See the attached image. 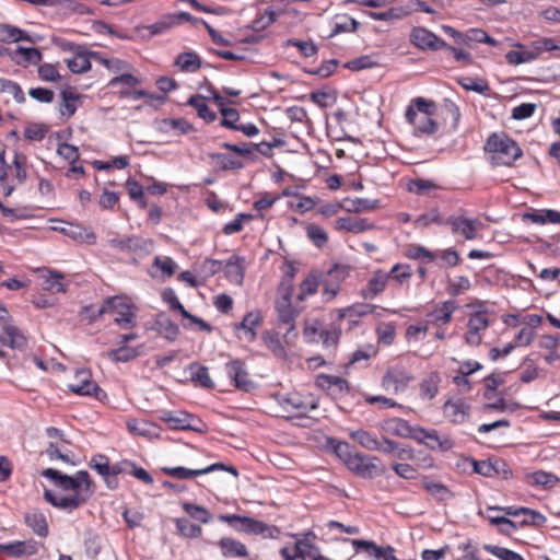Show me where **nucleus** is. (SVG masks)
I'll use <instances>...</instances> for the list:
<instances>
[{
    "mask_svg": "<svg viewBox=\"0 0 560 560\" xmlns=\"http://www.w3.org/2000/svg\"><path fill=\"white\" fill-rule=\"evenodd\" d=\"M42 476L49 479L66 494L56 493L51 490H45L44 498L52 506L60 510L72 512L84 503L93 494V481L85 470H79L74 476L62 474L54 468H46Z\"/></svg>",
    "mask_w": 560,
    "mask_h": 560,
    "instance_id": "1",
    "label": "nucleus"
},
{
    "mask_svg": "<svg viewBox=\"0 0 560 560\" xmlns=\"http://www.w3.org/2000/svg\"><path fill=\"white\" fill-rule=\"evenodd\" d=\"M334 453L343 462L349 470L364 479H372L385 474L386 468L376 456H370L351 448L347 442H337Z\"/></svg>",
    "mask_w": 560,
    "mask_h": 560,
    "instance_id": "2",
    "label": "nucleus"
},
{
    "mask_svg": "<svg viewBox=\"0 0 560 560\" xmlns=\"http://www.w3.org/2000/svg\"><path fill=\"white\" fill-rule=\"evenodd\" d=\"M483 150L489 154V162L493 166L510 167L523 155L517 142L505 132H492L487 138Z\"/></svg>",
    "mask_w": 560,
    "mask_h": 560,
    "instance_id": "3",
    "label": "nucleus"
},
{
    "mask_svg": "<svg viewBox=\"0 0 560 560\" xmlns=\"http://www.w3.org/2000/svg\"><path fill=\"white\" fill-rule=\"evenodd\" d=\"M116 313L115 324L122 328H132L136 326V313L132 305L124 296H112L104 300L100 307V314Z\"/></svg>",
    "mask_w": 560,
    "mask_h": 560,
    "instance_id": "4",
    "label": "nucleus"
},
{
    "mask_svg": "<svg viewBox=\"0 0 560 560\" xmlns=\"http://www.w3.org/2000/svg\"><path fill=\"white\" fill-rule=\"evenodd\" d=\"M412 381L413 375L404 365L395 364L386 370L382 378V387L387 393L397 395L405 392Z\"/></svg>",
    "mask_w": 560,
    "mask_h": 560,
    "instance_id": "5",
    "label": "nucleus"
},
{
    "mask_svg": "<svg viewBox=\"0 0 560 560\" xmlns=\"http://www.w3.org/2000/svg\"><path fill=\"white\" fill-rule=\"evenodd\" d=\"M410 43L421 49L436 51L448 48V44L433 32L422 26H415L409 34Z\"/></svg>",
    "mask_w": 560,
    "mask_h": 560,
    "instance_id": "6",
    "label": "nucleus"
},
{
    "mask_svg": "<svg viewBox=\"0 0 560 560\" xmlns=\"http://www.w3.org/2000/svg\"><path fill=\"white\" fill-rule=\"evenodd\" d=\"M225 372L235 388L249 393L256 387L255 383L249 378L246 365L242 360L235 359L228 362L225 364Z\"/></svg>",
    "mask_w": 560,
    "mask_h": 560,
    "instance_id": "7",
    "label": "nucleus"
},
{
    "mask_svg": "<svg viewBox=\"0 0 560 560\" xmlns=\"http://www.w3.org/2000/svg\"><path fill=\"white\" fill-rule=\"evenodd\" d=\"M69 389L78 395L94 396L102 399L106 396L104 390L91 380L90 372L81 370L75 373L74 382L69 384Z\"/></svg>",
    "mask_w": 560,
    "mask_h": 560,
    "instance_id": "8",
    "label": "nucleus"
},
{
    "mask_svg": "<svg viewBox=\"0 0 560 560\" xmlns=\"http://www.w3.org/2000/svg\"><path fill=\"white\" fill-rule=\"evenodd\" d=\"M347 276V267L335 265L327 271L324 278L320 277L323 298L326 302L331 301L340 290V283Z\"/></svg>",
    "mask_w": 560,
    "mask_h": 560,
    "instance_id": "9",
    "label": "nucleus"
},
{
    "mask_svg": "<svg viewBox=\"0 0 560 560\" xmlns=\"http://www.w3.org/2000/svg\"><path fill=\"white\" fill-rule=\"evenodd\" d=\"M415 440L425 444L432 451H450L454 446L453 440L448 435H441L436 430H425L417 428Z\"/></svg>",
    "mask_w": 560,
    "mask_h": 560,
    "instance_id": "10",
    "label": "nucleus"
},
{
    "mask_svg": "<svg viewBox=\"0 0 560 560\" xmlns=\"http://www.w3.org/2000/svg\"><path fill=\"white\" fill-rule=\"evenodd\" d=\"M315 384L318 388L326 390L334 399L342 398L350 392L348 381L340 376L319 374Z\"/></svg>",
    "mask_w": 560,
    "mask_h": 560,
    "instance_id": "11",
    "label": "nucleus"
},
{
    "mask_svg": "<svg viewBox=\"0 0 560 560\" xmlns=\"http://www.w3.org/2000/svg\"><path fill=\"white\" fill-rule=\"evenodd\" d=\"M433 116L419 114L413 106H408L405 113L406 120L413 126L416 135H433L438 131L439 125Z\"/></svg>",
    "mask_w": 560,
    "mask_h": 560,
    "instance_id": "12",
    "label": "nucleus"
},
{
    "mask_svg": "<svg viewBox=\"0 0 560 560\" xmlns=\"http://www.w3.org/2000/svg\"><path fill=\"white\" fill-rule=\"evenodd\" d=\"M162 300L170 305V308L173 311L179 312L183 318H186L190 322V325H198L200 330L211 332L212 327L210 324L205 322L203 319L190 314L185 310L183 304L179 302L176 293L172 289H166L162 293Z\"/></svg>",
    "mask_w": 560,
    "mask_h": 560,
    "instance_id": "13",
    "label": "nucleus"
},
{
    "mask_svg": "<svg viewBox=\"0 0 560 560\" xmlns=\"http://www.w3.org/2000/svg\"><path fill=\"white\" fill-rule=\"evenodd\" d=\"M445 224L451 226L453 234H460L465 240H475L480 222L464 215H451L445 219Z\"/></svg>",
    "mask_w": 560,
    "mask_h": 560,
    "instance_id": "14",
    "label": "nucleus"
},
{
    "mask_svg": "<svg viewBox=\"0 0 560 560\" xmlns=\"http://www.w3.org/2000/svg\"><path fill=\"white\" fill-rule=\"evenodd\" d=\"M471 407L462 398L448 399L443 405V413L454 424H462L469 419Z\"/></svg>",
    "mask_w": 560,
    "mask_h": 560,
    "instance_id": "15",
    "label": "nucleus"
},
{
    "mask_svg": "<svg viewBox=\"0 0 560 560\" xmlns=\"http://www.w3.org/2000/svg\"><path fill=\"white\" fill-rule=\"evenodd\" d=\"M276 310L278 312L279 322L288 326L285 337L294 330V320L299 312L291 304V291L289 290L276 302Z\"/></svg>",
    "mask_w": 560,
    "mask_h": 560,
    "instance_id": "16",
    "label": "nucleus"
},
{
    "mask_svg": "<svg viewBox=\"0 0 560 560\" xmlns=\"http://www.w3.org/2000/svg\"><path fill=\"white\" fill-rule=\"evenodd\" d=\"M54 230L61 232L66 236L79 243L93 245L96 242L95 233L80 224L63 223L62 226H55Z\"/></svg>",
    "mask_w": 560,
    "mask_h": 560,
    "instance_id": "17",
    "label": "nucleus"
},
{
    "mask_svg": "<svg viewBox=\"0 0 560 560\" xmlns=\"http://www.w3.org/2000/svg\"><path fill=\"white\" fill-rule=\"evenodd\" d=\"M0 342L11 349L23 350L27 346V339L22 331L11 323H4L0 331Z\"/></svg>",
    "mask_w": 560,
    "mask_h": 560,
    "instance_id": "18",
    "label": "nucleus"
},
{
    "mask_svg": "<svg viewBox=\"0 0 560 560\" xmlns=\"http://www.w3.org/2000/svg\"><path fill=\"white\" fill-rule=\"evenodd\" d=\"M161 420L172 430H192L201 432L202 429L195 423V419L186 412H165Z\"/></svg>",
    "mask_w": 560,
    "mask_h": 560,
    "instance_id": "19",
    "label": "nucleus"
},
{
    "mask_svg": "<svg viewBox=\"0 0 560 560\" xmlns=\"http://www.w3.org/2000/svg\"><path fill=\"white\" fill-rule=\"evenodd\" d=\"M63 49L74 51V57L67 59V66L73 73H84L91 69L90 57L86 52L79 50V47L72 43L66 42L62 45Z\"/></svg>",
    "mask_w": 560,
    "mask_h": 560,
    "instance_id": "20",
    "label": "nucleus"
},
{
    "mask_svg": "<svg viewBox=\"0 0 560 560\" xmlns=\"http://www.w3.org/2000/svg\"><path fill=\"white\" fill-rule=\"evenodd\" d=\"M262 323V315L259 311H254L247 313L241 323L235 324L234 329L235 330H243L245 340L248 342H253L257 337L256 329L261 325Z\"/></svg>",
    "mask_w": 560,
    "mask_h": 560,
    "instance_id": "21",
    "label": "nucleus"
},
{
    "mask_svg": "<svg viewBox=\"0 0 560 560\" xmlns=\"http://www.w3.org/2000/svg\"><path fill=\"white\" fill-rule=\"evenodd\" d=\"M38 545L35 540L13 541L10 544H0V552H5L11 557L33 556L37 553Z\"/></svg>",
    "mask_w": 560,
    "mask_h": 560,
    "instance_id": "22",
    "label": "nucleus"
},
{
    "mask_svg": "<svg viewBox=\"0 0 560 560\" xmlns=\"http://www.w3.org/2000/svg\"><path fill=\"white\" fill-rule=\"evenodd\" d=\"M145 241L138 236L112 237L107 240V245L120 253H137L144 248Z\"/></svg>",
    "mask_w": 560,
    "mask_h": 560,
    "instance_id": "23",
    "label": "nucleus"
},
{
    "mask_svg": "<svg viewBox=\"0 0 560 560\" xmlns=\"http://www.w3.org/2000/svg\"><path fill=\"white\" fill-rule=\"evenodd\" d=\"M374 225L366 219L354 217H341L336 220L335 229L338 231L351 232L354 234L372 230Z\"/></svg>",
    "mask_w": 560,
    "mask_h": 560,
    "instance_id": "24",
    "label": "nucleus"
},
{
    "mask_svg": "<svg viewBox=\"0 0 560 560\" xmlns=\"http://www.w3.org/2000/svg\"><path fill=\"white\" fill-rule=\"evenodd\" d=\"M421 485L422 488L438 502H447L455 497L447 486L442 482L434 481L428 476L422 477Z\"/></svg>",
    "mask_w": 560,
    "mask_h": 560,
    "instance_id": "25",
    "label": "nucleus"
},
{
    "mask_svg": "<svg viewBox=\"0 0 560 560\" xmlns=\"http://www.w3.org/2000/svg\"><path fill=\"white\" fill-rule=\"evenodd\" d=\"M90 467L101 475L109 489L118 487L117 478H109L110 463L106 455L96 454L90 460Z\"/></svg>",
    "mask_w": 560,
    "mask_h": 560,
    "instance_id": "26",
    "label": "nucleus"
},
{
    "mask_svg": "<svg viewBox=\"0 0 560 560\" xmlns=\"http://www.w3.org/2000/svg\"><path fill=\"white\" fill-rule=\"evenodd\" d=\"M25 524L33 530L37 536L45 538L48 536V523L44 513L38 510L27 511L24 515Z\"/></svg>",
    "mask_w": 560,
    "mask_h": 560,
    "instance_id": "27",
    "label": "nucleus"
},
{
    "mask_svg": "<svg viewBox=\"0 0 560 560\" xmlns=\"http://www.w3.org/2000/svg\"><path fill=\"white\" fill-rule=\"evenodd\" d=\"M458 308L456 301L447 300L440 303L432 312L428 314V317L438 325H446L452 320L453 313Z\"/></svg>",
    "mask_w": 560,
    "mask_h": 560,
    "instance_id": "28",
    "label": "nucleus"
},
{
    "mask_svg": "<svg viewBox=\"0 0 560 560\" xmlns=\"http://www.w3.org/2000/svg\"><path fill=\"white\" fill-rule=\"evenodd\" d=\"M190 381L201 388L212 389L214 383L210 377L209 369L198 362H192L188 365Z\"/></svg>",
    "mask_w": 560,
    "mask_h": 560,
    "instance_id": "29",
    "label": "nucleus"
},
{
    "mask_svg": "<svg viewBox=\"0 0 560 560\" xmlns=\"http://www.w3.org/2000/svg\"><path fill=\"white\" fill-rule=\"evenodd\" d=\"M225 277L235 284H242L244 280L245 267L244 258L232 256L224 265Z\"/></svg>",
    "mask_w": 560,
    "mask_h": 560,
    "instance_id": "30",
    "label": "nucleus"
},
{
    "mask_svg": "<svg viewBox=\"0 0 560 560\" xmlns=\"http://www.w3.org/2000/svg\"><path fill=\"white\" fill-rule=\"evenodd\" d=\"M218 545L225 558H244L248 556L246 546L238 540L224 537L220 539Z\"/></svg>",
    "mask_w": 560,
    "mask_h": 560,
    "instance_id": "31",
    "label": "nucleus"
},
{
    "mask_svg": "<svg viewBox=\"0 0 560 560\" xmlns=\"http://www.w3.org/2000/svg\"><path fill=\"white\" fill-rule=\"evenodd\" d=\"M211 468L212 467L189 469L186 467L177 466V467H162L161 470L163 474H165L170 477L180 479V480H186V479H192L195 477L209 474Z\"/></svg>",
    "mask_w": 560,
    "mask_h": 560,
    "instance_id": "32",
    "label": "nucleus"
},
{
    "mask_svg": "<svg viewBox=\"0 0 560 560\" xmlns=\"http://www.w3.org/2000/svg\"><path fill=\"white\" fill-rule=\"evenodd\" d=\"M389 278L388 273H384L383 271H376L373 277L369 280L366 289L362 291L363 296L365 299H373L384 291L387 280Z\"/></svg>",
    "mask_w": 560,
    "mask_h": 560,
    "instance_id": "33",
    "label": "nucleus"
},
{
    "mask_svg": "<svg viewBox=\"0 0 560 560\" xmlns=\"http://www.w3.org/2000/svg\"><path fill=\"white\" fill-rule=\"evenodd\" d=\"M533 51L538 59L544 52L560 57V42L551 37H542L532 43Z\"/></svg>",
    "mask_w": 560,
    "mask_h": 560,
    "instance_id": "34",
    "label": "nucleus"
},
{
    "mask_svg": "<svg viewBox=\"0 0 560 560\" xmlns=\"http://www.w3.org/2000/svg\"><path fill=\"white\" fill-rule=\"evenodd\" d=\"M61 103L59 106V112L61 117L69 119L75 114L77 103L81 98V96L70 90H63L60 94Z\"/></svg>",
    "mask_w": 560,
    "mask_h": 560,
    "instance_id": "35",
    "label": "nucleus"
},
{
    "mask_svg": "<svg viewBox=\"0 0 560 560\" xmlns=\"http://www.w3.org/2000/svg\"><path fill=\"white\" fill-rule=\"evenodd\" d=\"M474 472L485 476V477H493L501 472V467H505V463L502 460H495L492 463L491 460H476L471 459Z\"/></svg>",
    "mask_w": 560,
    "mask_h": 560,
    "instance_id": "36",
    "label": "nucleus"
},
{
    "mask_svg": "<svg viewBox=\"0 0 560 560\" xmlns=\"http://www.w3.org/2000/svg\"><path fill=\"white\" fill-rule=\"evenodd\" d=\"M175 65L184 72H196L201 68V58L194 51H185L176 57Z\"/></svg>",
    "mask_w": 560,
    "mask_h": 560,
    "instance_id": "37",
    "label": "nucleus"
},
{
    "mask_svg": "<svg viewBox=\"0 0 560 560\" xmlns=\"http://www.w3.org/2000/svg\"><path fill=\"white\" fill-rule=\"evenodd\" d=\"M320 284V273L310 272L300 284V292L296 296L299 301H304L307 296L314 295Z\"/></svg>",
    "mask_w": 560,
    "mask_h": 560,
    "instance_id": "38",
    "label": "nucleus"
},
{
    "mask_svg": "<svg viewBox=\"0 0 560 560\" xmlns=\"http://www.w3.org/2000/svg\"><path fill=\"white\" fill-rule=\"evenodd\" d=\"M126 424L128 431L135 435L151 438L158 434V427L145 420L129 419Z\"/></svg>",
    "mask_w": 560,
    "mask_h": 560,
    "instance_id": "39",
    "label": "nucleus"
},
{
    "mask_svg": "<svg viewBox=\"0 0 560 560\" xmlns=\"http://www.w3.org/2000/svg\"><path fill=\"white\" fill-rule=\"evenodd\" d=\"M187 105L194 107L197 110L198 116L206 122H212L217 118L215 113L205 103V97L202 95H191L187 101Z\"/></svg>",
    "mask_w": 560,
    "mask_h": 560,
    "instance_id": "40",
    "label": "nucleus"
},
{
    "mask_svg": "<svg viewBox=\"0 0 560 560\" xmlns=\"http://www.w3.org/2000/svg\"><path fill=\"white\" fill-rule=\"evenodd\" d=\"M405 257L422 262H432L438 258V254L433 253L421 245L410 244L404 250Z\"/></svg>",
    "mask_w": 560,
    "mask_h": 560,
    "instance_id": "41",
    "label": "nucleus"
},
{
    "mask_svg": "<svg viewBox=\"0 0 560 560\" xmlns=\"http://www.w3.org/2000/svg\"><path fill=\"white\" fill-rule=\"evenodd\" d=\"M42 52L37 48L19 47L13 52L12 58L19 65H36L42 60Z\"/></svg>",
    "mask_w": 560,
    "mask_h": 560,
    "instance_id": "42",
    "label": "nucleus"
},
{
    "mask_svg": "<svg viewBox=\"0 0 560 560\" xmlns=\"http://www.w3.org/2000/svg\"><path fill=\"white\" fill-rule=\"evenodd\" d=\"M440 382H441V378L436 372L430 373L420 383V396L423 399H428V400L433 399L439 392Z\"/></svg>",
    "mask_w": 560,
    "mask_h": 560,
    "instance_id": "43",
    "label": "nucleus"
},
{
    "mask_svg": "<svg viewBox=\"0 0 560 560\" xmlns=\"http://www.w3.org/2000/svg\"><path fill=\"white\" fill-rule=\"evenodd\" d=\"M103 355L113 362H129L139 355V351L132 347L121 346L103 353Z\"/></svg>",
    "mask_w": 560,
    "mask_h": 560,
    "instance_id": "44",
    "label": "nucleus"
},
{
    "mask_svg": "<svg viewBox=\"0 0 560 560\" xmlns=\"http://www.w3.org/2000/svg\"><path fill=\"white\" fill-rule=\"evenodd\" d=\"M527 481L533 486L549 489L559 482V478L551 472L537 470L527 476Z\"/></svg>",
    "mask_w": 560,
    "mask_h": 560,
    "instance_id": "45",
    "label": "nucleus"
},
{
    "mask_svg": "<svg viewBox=\"0 0 560 560\" xmlns=\"http://www.w3.org/2000/svg\"><path fill=\"white\" fill-rule=\"evenodd\" d=\"M264 345L278 358H285V349L278 336V334L266 330L261 334Z\"/></svg>",
    "mask_w": 560,
    "mask_h": 560,
    "instance_id": "46",
    "label": "nucleus"
},
{
    "mask_svg": "<svg viewBox=\"0 0 560 560\" xmlns=\"http://www.w3.org/2000/svg\"><path fill=\"white\" fill-rule=\"evenodd\" d=\"M220 518L226 522L231 526H234L237 530L250 534L255 524V518L248 516H241L236 514L221 515Z\"/></svg>",
    "mask_w": 560,
    "mask_h": 560,
    "instance_id": "47",
    "label": "nucleus"
},
{
    "mask_svg": "<svg viewBox=\"0 0 560 560\" xmlns=\"http://www.w3.org/2000/svg\"><path fill=\"white\" fill-rule=\"evenodd\" d=\"M464 45L470 46L472 43H485L490 46H497L498 42L481 28H469L464 33Z\"/></svg>",
    "mask_w": 560,
    "mask_h": 560,
    "instance_id": "48",
    "label": "nucleus"
},
{
    "mask_svg": "<svg viewBox=\"0 0 560 560\" xmlns=\"http://www.w3.org/2000/svg\"><path fill=\"white\" fill-rule=\"evenodd\" d=\"M350 438L357 441L362 447L369 451H376L381 448L380 441L376 436L364 430H357L350 432Z\"/></svg>",
    "mask_w": 560,
    "mask_h": 560,
    "instance_id": "49",
    "label": "nucleus"
},
{
    "mask_svg": "<svg viewBox=\"0 0 560 560\" xmlns=\"http://www.w3.org/2000/svg\"><path fill=\"white\" fill-rule=\"evenodd\" d=\"M357 553L363 552L372 560H378L380 547L372 540L350 539L349 540Z\"/></svg>",
    "mask_w": 560,
    "mask_h": 560,
    "instance_id": "50",
    "label": "nucleus"
},
{
    "mask_svg": "<svg viewBox=\"0 0 560 560\" xmlns=\"http://www.w3.org/2000/svg\"><path fill=\"white\" fill-rule=\"evenodd\" d=\"M0 40L1 42H19V40H27L33 42L28 34L24 31L11 26L8 24H0Z\"/></svg>",
    "mask_w": 560,
    "mask_h": 560,
    "instance_id": "51",
    "label": "nucleus"
},
{
    "mask_svg": "<svg viewBox=\"0 0 560 560\" xmlns=\"http://www.w3.org/2000/svg\"><path fill=\"white\" fill-rule=\"evenodd\" d=\"M294 537L296 538V541L292 548L295 549V551H300L301 553L307 556L311 550L316 549V546L314 545L316 535L314 532L308 530L303 534H296Z\"/></svg>",
    "mask_w": 560,
    "mask_h": 560,
    "instance_id": "52",
    "label": "nucleus"
},
{
    "mask_svg": "<svg viewBox=\"0 0 560 560\" xmlns=\"http://www.w3.org/2000/svg\"><path fill=\"white\" fill-rule=\"evenodd\" d=\"M471 288L468 277L459 276L447 280L446 291L452 296L460 295Z\"/></svg>",
    "mask_w": 560,
    "mask_h": 560,
    "instance_id": "53",
    "label": "nucleus"
},
{
    "mask_svg": "<svg viewBox=\"0 0 560 560\" xmlns=\"http://www.w3.org/2000/svg\"><path fill=\"white\" fill-rule=\"evenodd\" d=\"M505 59L510 65H522L534 61L537 58L530 46L528 49L510 50L505 55Z\"/></svg>",
    "mask_w": 560,
    "mask_h": 560,
    "instance_id": "54",
    "label": "nucleus"
},
{
    "mask_svg": "<svg viewBox=\"0 0 560 560\" xmlns=\"http://www.w3.org/2000/svg\"><path fill=\"white\" fill-rule=\"evenodd\" d=\"M210 158L215 165L223 171L240 170L243 167V163L240 160L224 153H212Z\"/></svg>",
    "mask_w": 560,
    "mask_h": 560,
    "instance_id": "55",
    "label": "nucleus"
},
{
    "mask_svg": "<svg viewBox=\"0 0 560 560\" xmlns=\"http://www.w3.org/2000/svg\"><path fill=\"white\" fill-rule=\"evenodd\" d=\"M306 236L317 248H323L328 242L326 231L316 224H308L306 226Z\"/></svg>",
    "mask_w": 560,
    "mask_h": 560,
    "instance_id": "56",
    "label": "nucleus"
},
{
    "mask_svg": "<svg viewBox=\"0 0 560 560\" xmlns=\"http://www.w3.org/2000/svg\"><path fill=\"white\" fill-rule=\"evenodd\" d=\"M175 523L178 533L186 538H198L202 534V528L199 525L192 524L186 518H177Z\"/></svg>",
    "mask_w": 560,
    "mask_h": 560,
    "instance_id": "57",
    "label": "nucleus"
},
{
    "mask_svg": "<svg viewBox=\"0 0 560 560\" xmlns=\"http://www.w3.org/2000/svg\"><path fill=\"white\" fill-rule=\"evenodd\" d=\"M183 509L191 518L199 521L203 524L209 523L211 520L210 512L203 506L189 502H184Z\"/></svg>",
    "mask_w": 560,
    "mask_h": 560,
    "instance_id": "58",
    "label": "nucleus"
},
{
    "mask_svg": "<svg viewBox=\"0 0 560 560\" xmlns=\"http://www.w3.org/2000/svg\"><path fill=\"white\" fill-rule=\"evenodd\" d=\"M417 428L418 427L412 428L406 420L395 419L392 421L390 432L400 438L415 440V435H417Z\"/></svg>",
    "mask_w": 560,
    "mask_h": 560,
    "instance_id": "59",
    "label": "nucleus"
},
{
    "mask_svg": "<svg viewBox=\"0 0 560 560\" xmlns=\"http://www.w3.org/2000/svg\"><path fill=\"white\" fill-rule=\"evenodd\" d=\"M252 535H260L264 538L277 539L280 537L281 530L275 525H268L261 521L255 520Z\"/></svg>",
    "mask_w": 560,
    "mask_h": 560,
    "instance_id": "60",
    "label": "nucleus"
},
{
    "mask_svg": "<svg viewBox=\"0 0 560 560\" xmlns=\"http://www.w3.org/2000/svg\"><path fill=\"white\" fill-rule=\"evenodd\" d=\"M483 549L500 560H525L520 553L508 548L487 544L483 545Z\"/></svg>",
    "mask_w": 560,
    "mask_h": 560,
    "instance_id": "61",
    "label": "nucleus"
},
{
    "mask_svg": "<svg viewBox=\"0 0 560 560\" xmlns=\"http://www.w3.org/2000/svg\"><path fill=\"white\" fill-rule=\"evenodd\" d=\"M490 326V320L486 312H476L471 314L467 322V329L472 331H485Z\"/></svg>",
    "mask_w": 560,
    "mask_h": 560,
    "instance_id": "62",
    "label": "nucleus"
},
{
    "mask_svg": "<svg viewBox=\"0 0 560 560\" xmlns=\"http://www.w3.org/2000/svg\"><path fill=\"white\" fill-rule=\"evenodd\" d=\"M0 91L12 95L18 103L25 102V95L22 88L14 81L0 79Z\"/></svg>",
    "mask_w": 560,
    "mask_h": 560,
    "instance_id": "63",
    "label": "nucleus"
},
{
    "mask_svg": "<svg viewBox=\"0 0 560 560\" xmlns=\"http://www.w3.org/2000/svg\"><path fill=\"white\" fill-rule=\"evenodd\" d=\"M156 325L159 328V332L167 340L173 341L177 338V336L179 334V328L171 319L164 318V319L158 320Z\"/></svg>",
    "mask_w": 560,
    "mask_h": 560,
    "instance_id": "64",
    "label": "nucleus"
}]
</instances>
